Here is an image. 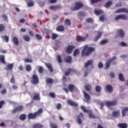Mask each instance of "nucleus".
<instances>
[{"label": "nucleus", "mask_w": 128, "mask_h": 128, "mask_svg": "<svg viewBox=\"0 0 128 128\" xmlns=\"http://www.w3.org/2000/svg\"><path fill=\"white\" fill-rule=\"evenodd\" d=\"M14 68V64H10L6 65V68H5L6 70H12Z\"/></svg>", "instance_id": "4be33fe9"}, {"label": "nucleus", "mask_w": 128, "mask_h": 128, "mask_svg": "<svg viewBox=\"0 0 128 128\" xmlns=\"http://www.w3.org/2000/svg\"><path fill=\"white\" fill-rule=\"evenodd\" d=\"M128 16L125 14H122L118 15L115 17V20H127Z\"/></svg>", "instance_id": "6e6552de"}, {"label": "nucleus", "mask_w": 128, "mask_h": 128, "mask_svg": "<svg viewBox=\"0 0 128 128\" xmlns=\"http://www.w3.org/2000/svg\"><path fill=\"white\" fill-rule=\"evenodd\" d=\"M50 128H58V124L54 123V122L50 123Z\"/></svg>", "instance_id": "58836bf2"}, {"label": "nucleus", "mask_w": 128, "mask_h": 128, "mask_svg": "<svg viewBox=\"0 0 128 128\" xmlns=\"http://www.w3.org/2000/svg\"><path fill=\"white\" fill-rule=\"evenodd\" d=\"M94 14H96V16H100V14H104V11L100 10H95Z\"/></svg>", "instance_id": "7c9ffc66"}, {"label": "nucleus", "mask_w": 128, "mask_h": 128, "mask_svg": "<svg viewBox=\"0 0 128 128\" xmlns=\"http://www.w3.org/2000/svg\"><path fill=\"white\" fill-rule=\"evenodd\" d=\"M86 22H90V24H93L94 20H92V18H88L87 19H86Z\"/></svg>", "instance_id": "603ef678"}, {"label": "nucleus", "mask_w": 128, "mask_h": 128, "mask_svg": "<svg viewBox=\"0 0 128 128\" xmlns=\"http://www.w3.org/2000/svg\"><path fill=\"white\" fill-rule=\"evenodd\" d=\"M0 61L2 64H6V60H4V56L0 55Z\"/></svg>", "instance_id": "ea45409f"}, {"label": "nucleus", "mask_w": 128, "mask_h": 128, "mask_svg": "<svg viewBox=\"0 0 128 128\" xmlns=\"http://www.w3.org/2000/svg\"><path fill=\"white\" fill-rule=\"evenodd\" d=\"M36 36L37 40H40L42 38V36H40L38 34H36Z\"/></svg>", "instance_id": "bf43d9fd"}, {"label": "nucleus", "mask_w": 128, "mask_h": 128, "mask_svg": "<svg viewBox=\"0 0 128 128\" xmlns=\"http://www.w3.org/2000/svg\"><path fill=\"white\" fill-rule=\"evenodd\" d=\"M58 35L56 33H53L52 34V40H56L58 37Z\"/></svg>", "instance_id": "3c124183"}, {"label": "nucleus", "mask_w": 128, "mask_h": 128, "mask_svg": "<svg viewBox=\"0 0 128 128\" xmlns=\"http://www.w3.org/2000/svg\"><path fill=\"white\" fill-rule=\"evenodd\" d=\"M128 112V108L126 107L124 109L122 110V116H126V112Z\"/></svg>", "instance_id": "c756f323"}, {"label": "nucleus", "mask_w": 128, "mask_h": 128, "mask_svg": "<svg viewBox=\"0 0 128 128\" xmlns=\"http://www.w3.org/2000/svg\"><path fill=\"white\" fill-rule=\"evenodd\" d=\"M50 8L52 10H60V6L58 5L52 6H50Z\"/></svg>", "instance_id": "b1692460"}, {"label": "nucleus", "mask_w": 128, "mask_h": 128, "mask_svg": "<svg viewBox=\"0 0 128 128\" xmlns=\"http://www.w3.org/2000/svg\"><path fill=\"white\" fill-rule=\"evenodd\" d=\"M83 94L84 98L86 100V102H90V96L85 91H83Z\"/></svg>", "instance_id": "dca6fc26"}, {"label": "nucleus", "mask_w": 128, "mask_h": 128, "mask_svg": "<svg viewBox=\"0 0 128 128\" xmlns=\"http://www.w3.org/2000/svg\"><path fill=\"white\" fill-rule=\"evenodd\" d=\"M80 108L84 112H87L88 114V116L90 118H96V115L94 114V112H92V110H86V107H84V106H81Z\"/></svg>", "instance_id": "7ed1b4c3"}, {"label": "nucleus", "mask_w": 128, "mask_h": 128, "mask_svg": "<svg viewBox=\"0 0 128 128\" xmlns=\"http://www.w3.org/2000/svg\"><path fill=\"white\" fill-rule=\"evenodd\" d=\"M56 30H57V32H64V26L62 25H60L57 26Z\"/></svg>", "instance_id": "393cba45"}, {"label": "nucleus", "mask_w": 128, "mask_h": 128, "mask_svg": "<svg viewBox=\"0 0 128 128\" xmlns=\"http://www.w3.org/2000/svg\"><path fill=\"white\" fill-rule=\"evenodd\" d=\"M116 34L118 36L121 38H124V32L122 30L120 29L118 30Z\"/></svg>", "instance_id": "4468645a"}, {"label": "nucleus", "mask_w": 128, "mask_h": 128, "mask_svg": "<svg viewBox=\"0 0 128 128\" xmlns=\"http://www.w3.org/2000/svg\"><path fill=\"white\" fill-rule=\"evenodd\" d=\"M42 114V108H40L38 110V111H36V112H34V113H30L28 115V119L35 120V118H36L38 116H42V114Z\"/></svg>", "instance_id": "f03ea898"}, {"label": "nucleus", "mask_w": 128, "mask_h": 128, "mask_svg": "<svg viewBox=\"0 0 128 128\" xmlns=\"http://www.w3.org/2000/svg\"><path fill=\"white\" fill-rule=\"evenodd\" d=\"M102 34L100 32H98V34L96 36L94 39V42H98L100 38H102Z\"/></svg>", "instance_id": "a878e982"}, {"label": "nucleus", "mask_w": 128, "mask_h": 128, "mask_svg": "<svg viewBox=\"0 0 128 128\" xmlns=\"http://www.w3.org/2000/svg\"><path fill=\"white\" fill-rule=\"evenodd\" d=\"M100 22H104V15H102L100 18Z\"/></svg>", "instance_id": "69168bd1"}, {"label": "nucleus", "mask_w": 128, "mask_h": 128, "mask_svg": "<svg viewBox=\"0 0 128 128\" xmlns=\"http://www.w3.org/2000/svg\"><path fill=\"white\" fill-rule=\"evenodd\" d=\"M2 18H4V20H8V16L6 14H2Z\"/></svg>", "instance_id": "e2e57ef3"}, {"label": "nucleus", "mask_w": 128, "mask_h": 128, "mask_svg": "<svg viewBox=\"0 0 128 128\" xmlns=\"http://www.w3.org/2000/svg\"><path fill=\"white\" fill-rule=\"evenodd\" d=\"M2 94H6V89L4 88L1 91Z\"/></svg>", "instance_id": "774afa93"}, {"label": "nucleus", "mask_w": 128, "mask_h": 128, "mask_svg": "<svg viewBox=\"0 0 128 128\" xmlns=\"http://www.w3.org/2000/svg\"><path fill=\"white\" fill-rule=\"evenodd\" d=\"M26 118V114H22L19 116V120H24Z\"/></svg>", "instance_id": "2f4dec72"}, {"label": "nucleus", "mask_w": 128, "mask_h": 128, "mask_svg": "<svg viewBox=\"0 0 128 128\" xmlns=\"http://www.w3.org/2000/svg\"><path fill=\"white\" fill-rule=\"evenodd\" d=\"M54 80L52 78H48L46 80V84H54Z\"/></svg>", "instance_id": "c85d7f7f"}, {"label": "nucleus", "mask_w": 128, "mask_h": 128, "mask_svg": "<svg viewBox=\"0 0 128 128\" xmlns=\"http://www.w3.org/2000/svg\"><path fill=\"white\" fill-rule=\"evenodd\" d=\"M78 54H80V50H78V48L75 49L73 52V56H78Z\"/></svg>", "instance_id": "473e14b6"}, {"label": "nucleus", "mask_w": 128, "mask_h": 128, "mask_svg": "<svg viewBox=\"0 0 128 128\" xmlns=\"http://www.w3.org/2000/svg\"><path fill=\"white\" fill-rule=\"evenodd\" d=\"M2 38L6 42H8V40H10V38H8V36H4L2 37Z\"/></svg>", "instance_id": "8fccbe9b"}, {"label": "nucleus", "mask_w": 128, "mask_h": 128, "mask_svg": "<svg viewBox=\"0 0 128 128\" xmlns=\"http://www.w3.org/2000/svg\"><path fill=\"white\" fill-rule=\"evenodd\" d=\"M82 8H84V4H82V2H76L74 6L70 8V10L72 12L78 10Z\"/></svg>", "instance_id": "20e7f679"}, {"label": "nucleus", "mask_w": 128, "mask_h": 128, "mask_svg": "<svg viewBox=\"0 0 128 128\" xmlns=\"http://www.w3.org/2000/svg\"><path fill=\"white\" fill-rule=\"evenodd\" d=\"M39 81L40 80L38 79V77L36 75L32 76V80H31V82L32 84H38L39 82Z\"/></svg>", "instance_id": "423d86ee"}, {"label": "nucleus", "mask_w": 128, "mask_h": 128, "mask_svg": "<svg viewBox=\"0 0 128 128\" xmlns=\"http://www.w3.org/2000/svg\"><path fill=\"white\" fill-rule=\"evenodd\" d=\"M68 104L72 106H78V103L74 102V101L72 100H68Z\"/></svg>", "instance_id": "412c9836"}, {"label": "nucleus", "mask_w": 128, "mask_h": 128, "mask_svg": "<svg viewBox=\"0 0 128 128\" xmlns=\"http://www.w3.org/2000/svg\"><path fill=\"white\" fill-rule=\"evenodd\" d=\"M105 66H106L104 70H108V68H110V63L106 62L105 64Z\"/></svg>", "instance_id": "5fc2aeb1"}, {"label": "nucleus", "mask_w": 128, "mask_h": 128, "mask_svg": "<svg viewBox=\"0 0 128 128\" xmlns=\"http://www.w3.org/2000/svg\"><path fill=\"white\" fill-rule=\"evenodd\" d=\"M44 64L50 70V72H54V68H52V64L50 63H44Z\"/></svg>", "instance_id": "6ab92c4d"}, {"label": "nucleus", "mask_w": 128, "mask_h": 128, "mask_svg": "<svg viewBox=\"0 0 128 128\" xmlns=\"http://www.w3.org/2000/svg\"><path fill=\"white\" fill-rule=\"evenodd\" d=\"M6 30V26L4 24H0V32H4Z\"/></svg>", "instance_id": "c03bdc74"}, {"label": "nucleus", "mask_w": 128, "mask_h": 128, "mask_svg": "<svg viewBox=\"0 0 128 128\" xmlns=\"http://www.w3.org/2000/svg\"><path fill=\"white\" fill-rule=\"evenodd\" d=\"M88 38V34H87L86 36H79L78 38H76V40L78 42H84Z\"/></svg>", "instance_id": "1a4fd4ad"}, {"label": "nucleus", "mask_w": 128, "mask_h": 128, "mask_svg": "<svg viewBox=\"0 0 128 128\" xmlns=\"http://www.w3.org/2000/svg\"><path fill=\"white\" fill-rule=\"evenodd\" d=\"M28 6H29V8H30L32 6H34V3L33 1H30L27 4Z\"/></svg>", "instance_id": "49530a36"}, {"label": "nucleus", "mask_w": 128, "mask_h": 128, "mask_svg": "<svg viewBox=\"0 0 128 128\" xmlns=\"http://www.w3.org/2000/svg\"><path fill=\"white\" fill-rule=\"evenodd\" d=\"M72 56L68 55L64 58V61L67 64H72Z\"/></svg>", "instance_id": "ddd939ff"}, {"label": "nucleus", "mask_w": 128, "mask_h": 128, "mask_svg": "<svg viewBox=\"0 0 128 128\" xmlns=\"http://www.w3.org/2000/svg\"><path fill=\"white\" fill-rule=\"evenodd\" d=\"M24 62H32V60L30 58H26V59H24Z\"/></svg>", "instance_id": "680f3d73"}, {"label": "nucleus", "mask_w": 128, "mask_h": 128, "mask_svg": "<svg viewBox=\"0 0 128 128\" xmlns=\"http://www.w3.org/2000/svg\"><path fill=\"white\" fill-rule=\"evenodd\" d=\"M22 110H24V106L20 105L16 107L12 112V114H16V112H22Z\"/></svg>", "instance_id": "0eeeda50"}, {"label": "nucleus", "mask_w": 128, "mask_h": 128, "mask_svg": "<svg viewBox=\"0 0 128 128\" xmlns=\"http://www.w3.org/2000/svg\"><path fill=\"white\" fill-rule=\"evenodd\" d=\"M106 88L108 92L112 93L114 92V88L111 84H108L106 86Z\"/></svg>", "instance_id": "a211bd4d"}, {"label": "nucleus", "mask_w": 128, "mask_h": 128, "mask_svg": "<svg viewBox=\"0 0 128 128\" xmlns=\"http://www.w3.org/2000/svg\"><path fill=\"white\" fill-rule=\"evenodd\" d=\"M23 38L25 42H29L30 37L28 35H24L23 36Z\"/></svg>", "instance_id": "4c0bfd02"}, {"label": "nucleus", "mask_w": 128, "mask_h": 128, "mask_svg": "<svg viewBox=\"0 0 128 128\" xmlns=\"http://www.w3.org/2000/svg\"><path fill=\"white\" fill-rule=\"evenodd\" d=\"M120 110L113 112H112V116H113V118H116V116H120Z\"/></svg>", "instance_id": "cd10ccee"}, {"label": "nucleus", "mask_w": 128, "mask_h": 128, "mask_svg": "<svg viewBox=\"0 0 128 128\" xmlns=\"http://www.w3.org/2000/svg\"><path fill=\"white\" fill-rule=\"evenodd\" d=\"M26 68L27 72H30V70H32V66L30 64H27L26 66Z\"/></svg>", "instance_id": "09e8293b"}, {"label": "nucleus", "mask_w": 128, "mask_h": 128, "mask_svg": "<svg viewBox=\"0 0 128 128\" xmlns=\"http://www.w3.org/2000/svg\"><path fill=\"white\" fill-rule=\"evenodd\" d=\"M96 50V48L94 47H89L88 45H85L83 49L81 52V56L84 58V56H88L92 54Z\"/></svg>", "instance_id": "f257e3e1"}, {"label": "nucleus", "mask_w": 128, "mask_h": 128, "mask_svg": "<svg viewBox=\"0 0 128 128\" xmlns=\"http://www.w3.org/2000/svg\"><path fill=\"white\" fill-rule=\"evenodd\" d=\"M98 68H104V64L102 62H99L98 64Z\"/></svg>", "instance_id": "4d7b16f0"}, {"label": "nucleus", "mask_w": 128, "mask_h": 128, "mask_svg": "<svg viewBox=\"0 0 128 128\" xmlns=\"http://www.w3.org/2000/svg\"><path fill=\"white\" fill-rule=\"evenodd\" d=\"M108 39H104L100 41V44L102 46H104V44H108Z\"/></svg>", "instance_id": "37998d69"}, {"label": "nucleus", "mask_w": 128, "mask_h": 128, "mask_svg": "<svg viewBox=\"0 0 128 128\" xmlns=\"http://www.w3.org/2000/svg\"><path fill=\"white\" fill-rule=\"evenodd\" d=\"M120 44L122 46H128V44H126V42H121Z\"/></svg>", "instance_id": "338daca9"}, {"label": "nucleus", "mask_w": 128, "mask_h": 128, "mask_svg": "<svg viewBox=\"0 0 128 128\" xmlns=\"http://www.w3.org/2000/svg\"><path fill=\"white\" fill-rule=\"evenodd\" d=\"M105 104L107 106H116L117 102L116 100L113 101H106Z\"/></svg>", "instance_id": "f8f14e48"}, {"label": "nucleus", "mask_w": 128, "mask_h": 128, "mask_svg": "<svg viewBox=\"0 0 128 128\" xmlns=\"http://www.w3.org/2000/svg\"><path fill=\"white\" fill-rule=\"evenodd\" d=\"M95 90L96 92H102V87H100V86H96L95 88Z\"/></svg>", "instance_id": "79ce46f5"}, {"label": "nucleus", "mask_w": 128, "mask_h": 128, "mask_svg": "<svg viewBox=\"0 0 128 128\" xmlns=\"http://www.w3.org/2000/svg\"><path fill=\"white\" fill-rule=\"evenodd\" d=\"M74 47L72 46H68V48H66V52L68 54H70L72 52V50H74Z\"/></svg>", "instance_id": "2eb2a0df"}, {"label": "nucleus", "mask_w": 128, "mask_h": 128, "mask_svg": "<svg viewBox=\"0 0 128 128\" xmlns=\"http://www.w3.org/2000/svg\"><path fill=\"white\" fill-rule=\"evenodd\" d=\"M49 96H50V98H56V94L54 92L49 93Z\"/></svg>", "instance_id": "13d9d810"}, {"label": "nucleus", "mask_w": 128, "mask_h": 128, "mask_svg": "<svg viewBox=\"0 0 128 128\" xmlns=\"http://www.w3.org/2000/svg\"><path fill=\"white\" fill-rule=\"evenodd\" d=\"M64 24H66V26H70V19H66L64 20Z\"/></svg>", "instance_id": "a19ab883"}, {"label": "nucleus", "mask_w": 128, "mask_h": 128, "mask_svg": "<svg viewBox=\"0 0 128 128\" xmlns=\"http://www.w3.org/2000/svg\"><path fill=\"white\" fill-rule=\"evenodd\" d=\"M57 60L58 64H62V56H60V55L58 56Z\"/></svg>", "instance_id": "a18cd8bd"}, {"label": "nucleus", "mask_w": 128, "mask_h": 128, "mask_svg": "<svg viewBox=\"0 0 128 128\" xmlns=\"http://www.w3.org/2000/svg\"><path fill=\"white\" fill-rule=\"evenodd\" d=\"M93 64H94V60H88L87 62L84 64V67L86 68H88L89 66H92Z\"/></svg>", "instance_id": "f3484780"}, {"label": "nucleus", "mask_w": 128, "mask_h": 128, "mask_svg": "<svg viewBox=\"0 0 128 128\" xmlns=\"http://www.w3.org/2000/svg\"><path fill=\"white\" fill-rule=\"evenodd\" d=\"M38 72L39 74H42V72H44V68L42 66H40L38 69Z\"/></svg>", "instance_id": "6e6d98bb"}, {"label": "nucleus", "mask_w": 128, "mask_h": 128, "mask_svg": "<svg viewBox=\"0 0 128 128\" xmlns=\"http://www.w3.org/2000/svg\"><path fill=\"white\" fill-rule=\"evenodd\" d=\"M85 89L87 92H90L92 90V85L91 84H86L85 86Z\"/></svg>", "instance_id": "e433bc0d"}, {"label": "nucleus", "mask_w": 128, "mask_h": 128, "mask_svg": "<svg viewBox=\"0 0 128 128\" xmlns=\"http://www.w3.org/2000/svg\"><path fill=\"white\" fill-rule=\"evenodd\" d=\"M119 128H128V124L126 123H119L117 125Z\"/></svg>", "instance_id": "5701e85b"}, {"label": "nucleus", "mask_w": 128, "mask_h": 128, "mask_svg": "<svg viewBox=\"0 0 128 128\" xmlns=\"http://www.w3.org/2000/svg\"><path fill=\"white\" fill-rule=\"evenodd\" d=\"M112 4V2L111 1H108L104 4V6L106 8H110Z\"/></svg>", "instance_id": "c9c22d12"}, {"label": "nucleus", "mask_w": 128, "mask_h": 128, "mask_svg": "<svg viewBox=\"0 0 128 128\" xmlns=\"http://www.w3.org/2000/svg\"><path fill=\"white\" fill-rule=\"evenodd\" d=\"M12 42L16 44V46H18L20 44V42L18 41V38L16 36L13 38Z\"/></svg>", "instance_id": "bb28decb"}, {"label": "nucleus", "mask_w": 128, "mask_h": 128, "mask_svg": "<svg viewBox=\"0 0 128 128\" xmlns=\"http://www.w3.org/2000/svg\"><path fill=\"white\" fill-rule=\"evenodd\" d=\"M118 78H119V80H120V82H126V80L124 79V75L122 74H119Z\"/></svg>", "instance_id": "f704fd0d"}, {"label": "nucleus", "mask_w": 128, "mask_h": 128, "mask_svg": "<svg viewBox=\"0 0 128 128\" xmlns=\"http://www.w3.org/2000/svg\"><path fill=\"white\" fill-rule=\"evenodd\" d=\"M32 128H44V126L42 125V124L40 123H36L32 125Z\"/></svg>", "instance_id": "aec40b11"}, {"label": "nucleus", "mask_w": 128, "mask_h": 128, "mask_svg": "<svg viewBox=\"0 0 128 128\" xmlns=\"http://www.w3.org/2000/svg\"><path fill=\"white\" fill-rule=\"evenodd\" d=\"M122 12L128 14V10L126 8H121L114 11V14H122Z\"/></svg>", "instance_id": "9d476101"}, {"label": "nucleus", "mask_w": 128, "mask_h": 128, "mask_svg": "<svg viewBox=\"0 0 128 128\" xmlns=\"http://www.w3.org/2000/svg\"><path fill=\"white\" fill-rule=\"evenodd\" d=\"M102 0H90V2L92 4H94L96 2H102Z\"/></svg>", "instance_id": "864d4df0"}, {"label": "nucleus", "mask_w": 128, "mask_h": 128, "mask_svg": "<svg viewBox=\"0 0 128 128\" xmlns=\"http://www.w3.org/2000/svg\"><path fill=\"white\" fill-rule=\"evenodd\" d=\"M68 88L70 92H72L74 90H78V88L74 84H69Z\"/></svg>", "instance_id": "9b49d317"}, {"label": "nucleus", "mask_w": 128, "mask_h": 128, "mask_svg": "<svg viewBox=\"0 0 128 128\" xmlns=\"http://www.w3.org/2000/svg\"><path fill=\"white\" fill-rule=\"evenodd\" d=\"M121 6H122V4L120 2L116 4L115 6L116 8H120Z\"/></svg>", "instance_id": "0e129e2a"}, {"label": "nucleus", "mask_w": 128, "mask_h": 128, "mask_svg": "<svg viewBox=\"0 0 128 128\" xmlns=\"http://www.w3.org/2000/svg\"><path fill=\"white\" fill-rule=\"evenodd\" d=\"M33 100H40V94H37L36 95H34L33 96Z\"/></svg>", "instance_id": "72a5a7b5"}, {"label": "nucleus", "mask_w": 128, "mask_h": 128, "mask_svg": "<svg viewBox=\"0 0 128 128\" xmlns=\"http://www.w3.org/2000/svg\"><path fill=\"white\" fill-rule=\"evenodd\" d=\"M4 104V100L0 101V108H2Z\"/></svg>", "instance_id": "052dcab7"}, {"label": "nucleus", "mask_w": 128, "mask_h": 128, "mask_svg": "<svg viewBox=\"0 0 128 128\" xmlns=\"http://www.w3.org/2000/svg\"><path fill=\"white\" fill-rule=\"evenodd\" d=\"M77 118V122L78 124H82V120H84V113L80 112L78 115L76 116Z\"/></svg>", "instance_id": "39448f33"}, {"label": "nucleus", "mask_w": 128, "mask_h": 128, "mask_svg": "<svg viewBox=\"0 0 128 128\" xmlns=\"http://www.w3.org/2000/svg\"><path fill=\"white\" fill-rule=\"evenodd\" d=\"M78 16H86V14L82 11H80L78 12Z\"/></svg>", "instance_id": "de8ad7c7"}]
</instances>
